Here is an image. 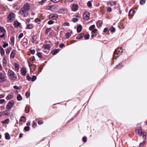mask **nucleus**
I'll return each instance as SVG.
<instances>
[{"label": "nucleus", "mask_w": 147, "mask_h": 147, "mask_svg": "<svg viewBox=\"0 0 147 147\" xmlns=\"http://www.w3.org/2000/svg\"><path fill=\"white\" fill-rule=\"evenodd\" d=\"M30 9L29 5L28 3H26L20 10L21 15L23 17H26L28 15V11Z\"/></svg>", "instance_id": "nucleus-1"}, {"label": "nucleus", "mask_w": 147, "mask_h": 147, "mask_svg": "<svg viewBox=\"0 0 147 147\" xmlns=\"http://www.w3.org/2000/svg\"><path fill=\"white\" fill-rule=\"evenodd\" d=\"M8 74L9 78L13 80H16L17 78L16 75L13 71L9 69V70Z\"/></svg>", "instance_id": "nucleus-2"}, {"label": "nucleus", "mask_w": 147, "mask_h": 147, "mask_svg": "<svg viewBox=\"0 0 147 147\" xmlns=\"http://www.w3.org/2000/svg\"><path fill=\"white\" fill-rule=\"evenodd\" d=\"M15 15L13 13H10L7 16L9 22H11L15 20Z\"/></svg>", "instance_id": "nucleus-3"}, {"label": "nucleus", "mask_w": 147, "mask_h": 147, "mask_svg": "<svg viewBox=\"0 0 147 147\" xmlns=\"http://www.w3.org/2000/svg\"><path fill=\"white\" fill-rule=\"evenodd\" d=\"M14 103V101L13 100L9 101L6 106V109L7 110H10L13 106Z\"/></svg>", "instance_id": "nucleus-4"}, {"label": "nucleus", "mask_w": 147, "mask_h": 147, "mask_svg": "<svg viewBox=\"0 0 147 147\" xmlns=\"http://www.w3.org/2000/svg\"><path fill=\"white\" fill-rule=\"evenodd\" d=\"M6 33V31L4 28L0 26V38H3Z\"/></svg>", "instance_id": "nucleus-5"}, {"label": "nucleus", "mask_w": 147, "mask_h": 147, "mask_svg": "<svg viewBox=\"0 0 147 147\" xmlns=\"http://www.w3.org/2000/svg\"><path fill=\"white\" fill-rule=\"evenodd\" d=\"M122 49L121 48L116 49L114 52V56L113 57L114 59L115 57H118L121 54L122 51Z\"/></svg>", "instance_id": "nucleus-6"}, {"label": "nucleus", "mask_w": 147, "mask_h": 147, "mask_svg": "<svg viewBox=\"0 0 147 147\" xmlns=\"http://www.w3.org/2000/svg\"><path fill=\"white\" fill-rule=\"evenodd\" d=\"M90 14L88 11L85 12L83 14V17L84 20L85 21H87L89 19Z\"/></svg>", "instance_id": "nucleus-7"}, {"label": "nucleus", "mask_w": 147, "mask_h": 147, "mask_svg": "<svg viewBox=\"0 0 147 147\" xmlns=\"http://www.w3.org/2000/svg\"><path fill=\"white\" fill-rule=\"evenodd\" d=\"M6 78V75L4 73H0V82L3 83Z\"/></svg>", "instance_id": "nucleus-8"}, {"label": "nucleus", "mask_w": 147, "mask_h": 147, "mask_svg": "<svg viewBox=\"0 0 147 147\" xmlns=\"http://www.w3.org/2000/svg\"><path fill=\"white\" fill-rule=\"evenodd\" d=\"M58 15L55 13H52L50 14L49 17V19L55 20L58 18Z\"/></svg>", "instance_id": "nucleus-9"}, {"label": "nucleus", "mask_w": 147, "mask_h": 147, "mask_svg": "<svg viewBox=\"0 0 147 147\" xmlns=\"http://www.w3.org/2000/svg\"><path fill=\"white\" fill-rule=\"evenodd\" d=\"M136 132L137 134L142 136L143 132L142 131L140 127H138L136 129Z\"/></svg>", "instance_id": "nucleus-10"}, {"label": "nucleus", "mask_w": 147, "mask_h": 147, "mask_svg": "<svg viewBox=\"0 0 147 147\" xmlns=\"http://www.w3.org/2000/svg\"><path fill=\"white\" fill-rule=\"evenodd\" d=\"M42 48L45 50L49 51L51 47L50 45L49 44H47L44 45L42 46Z\"/></svg>", "instance_id": "nucleus-11"}, {"label": "nucleus", "mask_w": 147, "mask_h": 147, "mask_svg": "<svg viewBox=\"0 0 147 147\" xmlns=\"http://www.w3.org/2000/svg\"><path fill=\"white\" fill-rule=\"evenodd\" d=\"M21 73L23 76H25L26 75L27 71L26 68L25 67H23L22 68L21 71Z\"/></svg>", "instance_id": "nucleus-12"}, {"label": "nucleus", "mask_w": 147, "mask_h": 147, "mask_svg": "<svg viewBox=\"0 0 147 147\" xmlns=\"http://www.w3.org/2000/svg\"><path fill=\"white\" fill-rule=\"evenodd\" d=\"M78 5L73 4L72 7V10L73 11H76L78 9Z\"/></svg>", "instance_id": "nucleus-13"}, {"label": "nucleus", "mask_w": 147, "mask_h": 147, "mask_svg": "<svg viewBox=\"0 0 147 147\" xmlns=\"http://www.w3.org/2000/svg\"><path fill=\"white\" fill-rule=\"evenodd\" d=\"M117 2L115 1H109L107 2V4L108 5H110L111 6L115 5L116 4Z\"/></svg>", "instance_id": "nucleus-14"}, {"label": "nucleus", "mask_w": 147, "mask_h": 147, "mask_svg": "<svg viewBox=\"0 0 147 147\" xmlns=\"http://www.w3.org/2000/svg\"><path fill=\"white\" fill-rule=\"evenodd\" d=\"M16 51L15 50H13L12 51L11 55L10 58H13L15 57L16 55Z\"/></svg>", "instance_id": "nucleus-15"}, {"label": "nucleus", "mask_w": 147, "mask_h": 147, "mask_svg": "<svg viewBox=\"0 0 147 147\" xmlns=\"http://www.w3.org/2000/svg\"><path fill=\"white\" fill-rule=\"evenodd\" d=\"M13 94L12 93H9L6 97V99L7 100H9L11 99L13 97Z\"/></svg>", "instance_id": "nucleus-16"}, {"label": "nucleus", "mask_w": 147, "mask_h": 147, "mask_svg": "<svg viewBox=\"0 0 147 147\" xmlns=\"http://www.w3.org/2000/svg\"><path fill=\"white\" fill-rule=\"evenodd\" d=\"M20 25V24L18 21H15L14 23V27L17 28Z\"/></svg>", "instance_id": "nucleus-17"}, {"label": "nucleus", "mask_w": 147, "mask_h": 147, "mask_svg": "<svg viewBox=\"0 0 147 147\" xmlns=\"http://www.w3.org/2000/svg\"><path fill=\"white\" fill-rule=\"evenodd\" d=\"M90 37V35L88 33L85 34L84 33L83 35V38L84 37L85 39L87 40L89 39Z\"/></svg>", "instance_id": "nucleus-18"}, {"label": "nucleus", "mask_w": 147, "mask_h": 147, "mask_svg": "<svg viewBox=\"0 0 147 147\" xmlns=\"http://www.w3.org/2000/svg\"><path fill=\"white\" fill-rule=\"evenodd\" d=\"M92 36H95L97 34V30L95 29L93 30L92 32Z\"/></svg>", "instance_id": "nucleus-19"}, {"label": "nucleus", "mask_w": 147, "mask_h": 147, "mask_svg": "<svg viewBox=\"0 0 147 147\" xmlns=\"http://www.w3.org/2000/svg\"><path fill=\"white\" fill-rule=\"evenodd\" d=\"M0 52L1 56H3L4 55L5 51L4 49L1 47H0Z\"/></svg>", "instance_id": "nucleus-20"}, {"label": "nucleus", "mask_w": 147, "mask_h": 147, "mask_svg": "<svg viewBox=\"0 0 147 147\" xmlns=\"http://www.w3.org/2000/svg\"><path fill=\"white\" fill-rule=\"evenodd\" d=\"M26 118L25 116H23L21 117L20 119V121L24 123L26 121Z\"/></svg>", "instance_id": "nucleus-21"}, {"label": "nucleus", "mask_w": 147, "mask_h": 147, "mask_svg": "<svg viewBox=\"0 0 147 147\" xmlns=\"http://www.w3.org/2000/svg\"><path fill=\"white\" fill-rule=\"evenodd\" d=\"M9 119H7L4 121H2L1 122L3 124H8L9 123Z\"/></svg>", "instance_id": "nucleus-22"}, {"label": "nucleus", "mask_w": 147, "mask_h": 147, "mask_svg": "<svg viewBox=\"0 0 147 147\" xmlns=\"http://www.w3.org/2000/svg\"><path fill=\"white\" fill-rule=\"evenodd\" d=\"M3 65H5L7 64V61L6 60V57L5 55L3 57Z\"/></svg>", "instance_id": "nucleus-23"}, {"label": "nucleus", "mask_w": 147, "mask_h": 147, "mask_svg": "<svg viewBox=\"0 0 147 147\" xmlns=\"http://www.w3.org/2000/svg\"><path fill=\"white\" fill-rule=\"evenodd\" d=\"M102 24V21L98 20L96 23V25L98 27H100Z\"/></svg>", "instance_id": "nucleus-24"}, {"label": "nucleus", "mask_w": 147, "mask_h": 147, "mask_svg": "<svg viewBox=\"0 0 147 147\" xmlns=\"http://www.w3.org/2000/svg\"><path fill=\"white\" fill-rule=\"evenodd\" d=\"M82 26H81L80 25L78 26L77 27V32L78 33L80 32L82 30Z\"/></svg>", "instance_id": "nucleus-25"}, {"label": "nucleus", "mask_w": 147, "mask_h": 147, "mask_svg": "<svg viewBox=\"0 0 147 147\" xmlns=\"http://www.w3.org/2000/svg\"><path fill=\"white\" fill-rule=\"evenodd\" d=\"M3 114L4 115H9L10 114V112L9 111L6 110L3 112Z\"/></svg>", "instance_id": "nucleus-26"}, {"label": "nucleus", "mask_w": 147, "mask_h": 147, "mask_svg": "<svg viewBox=\"0 0 147 147\" xmlns=\"http://www.w3.org/2000/svg\"><path fill=\"white\" fill-rule=\"evenodd\" d=\"M11 50V47H8L6 50V54H9Z\"/></svg>", "instance_id": "nucleus-27"}, {"label": "nucleus", "mask_w": 147, "mask_h": 147, "mask_svg": "<svg viewBox=\"0 0 147 147\" xmlns=\"http://www.w3.org/2000/svg\"><path fill=\"white\" fill-rule=\"evenodd\" d=\"M84 33H82L76 37V38L78 39H83Z\"/></svg>", "instance_id": "nucleus-28"}, {"label": "nucleus", "mask_w": 147, "mask_h": 147, "mask_svg": "<svg viewBox=\"0 0 147 147\" xmlns=\"http://www.w3.org/2000/svg\"><path fill=\"white\" fill-rule=\"evenodd\" d=\"M34 25L32 24H30L27 25V28L28 29H31L33 28Z\"/></svg>", "instance_id": "nucleus-29"}, {"label": "nucleus", "mask_w": 147, "mask_h": 147, "mask_svg": "<svg viewBox=\"0 0 147 147\" xmlns=\"http://www.w3.org/2000/svg\"><path fill=\"white\" fill-rule=\"evenodd\" d=\"M129 13L130 16H132L135 13V11L133 9H131L130 10Z\"/></svg>", "instance_id": "nucleus-30"}, {"label": "nucleus", "mask_w": 147, "mask_h": 147, "mask_svg": "<svg viewBox=\"0 0 147 147\" xmlns=\"http://www.w3.org/2000/svg\"><path fill=\"white\" fill-rule=\"evenodd\" d=\"M142 136L143 138L144 139H145L147 136V133L145 132L144 131L143 132Z\"/></svg>", "instance_id": "nucleus-31"}, {"label": "nucleus", "mask_w": 147, "mask_h": 147, "mask_svg": "<svg viewBox=\"0 0 147 147\" xmlns=\"http://www.w3.org/2000/svg\"><path fill=\"white\" fill-rule=\"evenodd\" d=\"M17 99L18 100L20 101L22 100V98L20 94H18L17 96Z\"/></svg>", "instance_id": "nucleus-32"}, {"label": "nucleus", "mask_w": 147, "mask_h": 147, "mask_svg": "<svg viewBox=\"0 0 147 147\" xmlns=\"http://www.w3.org/2000/svg\"><path fill=\"white\" fill-rule=\"evenodd\" d=\"M5 138L7 140H9L10 139V136L9 134L7 133H6L5 134Z\"/></svg>", "instance_id": "nucleus-33"}, {"label": "nucleus", "mask_w": 147, "mask_h": 147, "mask_svg": "<svg viewBox=\"0 0 147 147\" xmlns=\"http://www.w3.org/2000/svg\"><path fill=\"white\" fill-rule=\"evenodd\" d=\"M58 49H56L55 50H53L52 52V54L54 55L56 54L59 52Z\"/></svg>", "instance_id": "nucleus-34"}, {"label": "nucleus", "mask_w": 147, "mask_h": 147, "mask_svg": "<svg viewBox=\"0 0 147 147\" xmlns=\"http://www.w3.org/2000/svg\"><path fill=\"white\" fill-rule=\"evenodd\" d=\"M71 36V34L67 32L65 34V37L66 38L68 39Z\"/></svg>", "instance_id": "nucleus-35"}, {"label": "nucleus", "mask_w": 147, "mask_h": 147, "mask_svg": "<svg viewBox=\"0 0 147 147\" xmlns=\"http://www.w3.org/2000/svg\"><path fill=\"white\" fill-rule=\"evenodd\" d=\"M35 22L36 23H37L38 24H39L40 23L41 20L38 18H36L35 20Z\"/></svg>", "instance_id": "nucleus-36"}, {"label": "nucleus", "mask_w": 147, "mask_h": 147, "mask_svg": "<svg viewBox=\"0 0 147 147\" xmlns=\"http://www.w3.org/2000/svg\"><path fill=\"white\" fill-rule=\"evenodd\" d=\"M11 43L13 45L14 43V37H12L11 39Z\"/></svg>", "instance_id": "nucleus-37"}, {"label": "nucleus", "mask_w": 147, "mask_h": 147, "mask_svg": "<svg viewBox=\"0 0 147 147\" xmlns=\"http://www.w3.org/2000/svg\"><path fill=\"white\" fill-rule=\"evenodd\" d=\"M95 28V26L94 25H92L89 28V30L90 31L92 30Z\"/></svg>", "instance_id": "nucleus-38"}, {"label": "nucleus", "mask_w": 147, "mask_h": 147, "mask_svg": "<svg viewBox=\"0 0 147 147\" xmlns=\"http://www.w3.org/2000/svg\"><path fill=\"white\" fill-rule=\"evenodd\" d=\"M145 144V140H144L143 141V142L142 143H141L140 144L139 146L140 147H142Z\"/></svg>", "instance_id": "nucleus-39"}, {"label": "nucleus", "mask_w": 147, "mask_h": 147, "mask_svg": "<svg viewBox=\"0 0 147 147\" xmlns=\"http://www.w3.org/2000/svg\"><path fill=\"white\" fill-rule=\"evenodd\" d=\"M15 69L18 70L19 69V65L18 64H15Z\"/></svg>", "instance_id": "nucleus-40"}, {"label": "nucleus", "mask_w": 147, "mask_h": 147, "mask_svg": "<svg viewBox=\"0 0 147 147\" xmlns=\"http://www.w3.org/2000/svg\"><path fill=\"white\" fill-rule=\"evenodd\" d=\"M32 42L33 43H34L36 41L35 36H32Z\"/></svg>", "instance_id": "nucleus-41"}, {"label": "nucleus", "mask_w": 147, "mask_h": 147, "mask_svg": "<svg viewBox=\"0 0 147 147\" xmlns=\"http://www.w3.org/2000/svg\"><path fill=\"white\" fill-rule=\"evenodd\" d=\"M36 79V76H33L32 78H31V80L32 81L34 82L35 81Z\"/></svg>", "instance_id": "nucleus-42"}, {"label": "nucleus", "mask_w": 147, "mask_h": 147, "mask_svg": "<svg viewBox=\"0 0 147 147\" xmlns=\"http://www.w3.org/2000/svg\"><path fill=\"white\" fill-rule=\"evenodd\" d=\"M26 78L27 80L29 81L31 80V78L29 76V74H28L27 75Z\"/></svg>", "instance_id": "nucleus-43"}, {"label": "nucleus", "mask_w": 147, "mask_h": 147, "mask_svg": "<svg viewBox=\"0 0 147 147\" xmlns=\"http://www.w3.org/2000/svg\"><path fill=\"white\" fill-rule=\"evenodd\" d=\"M51 30V28H48L46 29L45 31V33L46 34H47L48 32L50 31Z\"/></svg>", "instance_id": "nucleus-44"}, {"label": "nucleus", "mask_w": 147, "mask_h": 147, "mask_svg": "<svg viewBox=\"0 0 147 147\" xmlns=\"http://www.w3.org/2000/svg\"><path fill=\"white\" fill-rule=\"evenodd\" d=\"M74 0H65L64 1V3L65 4L67 3V2H71Z\"/></svg>", "instance_id": "nucleus-45"}, {"label": "nucleus", "mask_w": 147, "mask_h": 147, "mask_svg": "<svg viewBox=\"0 0 147 147\" xmlns=\"http://www.w3.org/2000/svg\"><path fill=\"white\" fill-rule=\"evenodd\" d=\"M37 56L40 58H42V53L41 52H39L37 53Z\"/></svg>", "instance_id": "nucleus-46"}, {"label": "nucleus", "mask_w": 147, "mask_h": 147, "mask_svg": "<svg viewBox=\"0 0 147 147\" xmlns=\"http://www.w3.org/2000/svg\"><path fill=\"white\" fill-rule=\"evenodd\" d=\"M54 23V21L52 20H50L48 22V24L49 25H51Z\"/></svg>", "instance_id": "nucleus-47"}, {"label": "nucleus", "mask_w": 147, "mask_h": 147, "mask_svg": "<svg viewBox=\"0 0 147 147\" xmlns=\"http://www.w3.org/2000/svg\"><path fill=\"white\" fill-rule=\"evenodd\" d=\"M5 100L3 99L0 100V104H3L5 102Z\"/></svg>", "instance_id": "nucleus-48"}, {"label": "nucleus", "mask_w": 147, "mask_h": 147, "mask_svg": "<svg viewBox=\"0 0 147 147\" xmlns=\"http://www.w3.org/2000/svg\"><path fill=\"white\" fill-rule=\"evenodd\" d=\"M24 129L26 131H28L30 129V127L28 126H26L24 128Z\"/></svg>", "instance_id": "nucleus-49"}, {"label": "nucleus", "mask_w": 147, "mask_h": 147, "mask_svg": "<svg viewBox=\"0 0 147 147\" xmlns=\"http://www.w3.org/2000/svg\"><path fill=\"white\" fill-rule=\"evenodd\" d=\"M63 25L64 26H69V24L68 22H65L63 23Z\"/></svg>", "instance_id": "nucleus-50"}, {"label": "nucleus", "mask_w": 147, "mask_h": 147, "mask_svg": "<svg viewBox=\"0 0 147 147\" xmlns=\"http://www.w3.org/2000/svg\"><path fill=\"white\" fill-rule=\"evenodd\" d=\"M61 0H51V1L54 3H57L59 2Z\"/></svg>", "instance_id": "nucleus-51"}, {"label": "nucleus", "mask_w": 147, "mask_h": 147, "mask_svg": "<svg viewBox=\"0 0 147 147\" xmlns=\"http://www.w3.org/2000/svg\"><path fill=\"white\" fill-rule=\"evenodd\" d=\"M110 30L111 32H115V29L114 27H112L110 28Z\"/></svg>", "instance_id": "nucleus-52"}, {"label": "nucleus", "mask_w": 147, "mask_h": 147, "mask_svg": "<svg viewBox=\"0 0 147 147\" xmlns=\"http://www.w3.org/2000/svg\"><path fill=\"white\" fill-rule=\"evenodd\" d=\"M72 21L74 22H76L77 21H78V19L77 18H72Z\"/></svg>", "instance_id": "nucleus-53"}, {"label": "nucleus", "mask_w": 147, "mask_h": 147, "mask_svg": "<svg viewBox=\"0 0 147 147\" xmlns=\"http://www.w3.org/2000/svg\"><path fill=\"white\" fill-rule=\"evenodd\" d=\"M25 95L27 98H28L30 95V93L29 92H27L25 94Z\"/></svg>", "instance_id": "nucleus-54"}, {"label": "nucleus", "mask_w": 147, "mask_h": 147, "mask_svg": "<svg viewBox=\"0 0 147 147\" xmlns=\"http://www.w3.org/2000/svg\"><path fill=\"white\" fill-rule=\"evenodd\" d=\"M146 2L145 0H141L140 1V3L141 5H142L144 4Z\"/></svg>", "instance_id": "nucleus-55"}, {"label": "nucleus", "mask_w": 147, "mask_h": 147, "mask_svg": "<svg viewBox=\"0 0 147 147\" xmlns=\"http://www.w3.org/2000/svg\"><path fill=\"white\" fill-rule=\"evenodd\" d=\"M0 8L3 10H4L5 11L6 10V8L3 5H1L0 6Z\"/></svg>", "instance_id": "nucleus-56"}, {"label": "nucleus", "mask_w": 147, "mask_h": 147, "mask_svg": "<svg viewBox=\"0 0 147 147\" xmlns=\"http://www.w3.org/2000/svg\"><path fill=\"white\" fill-rule=\"evenodd\" d=\"M87 138L86 137H84L83 138V141L84 142H86L87 141Z\"/></svg>", "instance_id": "nucleus-57"}, {"label": "nucleus", "mask_w": 147, "mask_h": 147, "mask_svg": "<svg viewBox=\"0 0 147 147\" xmlns=\"http://www.w3.org/2000/svg\"><path fill=\"white\" fill-rule=\"evenodd\" d=\"M87 5L88 7H90L92 6L91 1H89L87 3Z\"/></svg>", "instance_id": "nucleus-58"}, {"label": "nucleus", "mask_w": 147, "mask_h": 147, "mask_svg": "<svg viewBox=\"0 0 147 147\" xmlns=\"http://www.w3.org/2000/svg\"><path fill=\"white\" fill-rule=\"evenodd\" d=\"M23 36V34L22 33H21L20 34L18 38H22Z\"/></svg>", "instance_id": "nucleus-59"}, {"label": "nucleus", "mask_w": 147, "mask_h": 147, "mask_svg": "<svg viewBox=\"0 0 147 147\" xmlns=\"http://www.w3.org/2000/svg\"><path fill=\"white\" fill-rule=\"evenodd\" d=\"M31 53L32 54H34L35 53V50H30Z\"/></svg>", "instance_id": "nucleus-60"}, {"label": "nucleus", "mask_w": 147, "mask_h": 147, "mask_svg": "<svg viewBox=\"0 0 147 147\" xmlns=\"http://www.w3.org/2000/svg\"><path fill=\"white\" fill-rule=\"evenodd\" d=\"M8 44L7 43H5L3 45V48H5L6 47L8 46Z\"/></svg>", "instance_id": "nucleus-61"}, {"label": "nucleus", "mask_w": 147, "mask_h": 147, "mask_svg": "<svg viewBox=\"0 0 147 147\" xmlns=\"http://www.w3.org/2000/svg\"><path fill=\"white\" fill-rule=\"evenodd\" d=\"M36 125V123L35 122H34L33 123V124L32 125L33 127L34 128H35Z\"/></svg>", "instance_id": "nucleus-62"}, {"label": "nucleus", "mask_w": 147, "mask_h": 147, "mask_svg": "<svg viewBox=\"0 0 147 147\" xmlns=\"http://www.w3.org/2000/svg\"><path fill=\"white\" fill-rule=\"evenodd\" d=\"M38 123L39 125H40L41 124H42L43 123V121H42V120H40V121H39L38 122Z\"/></svg>", "instance_id": "nucleus-63"}, {"label": "nucleus", "mask_w": 147, "mask_h": 147, "mask_svg": "<svg viewBox=\"0 0 147 147\" xmlns=\"http://www.w3.org/2000/svg\"><path fill=\"white\" fill-rule=\"evenodd\" d=\"M13 88L14 89H20L19 87L17 86H14Z\"/></svg>", "instance_id": "nucleus-64"}]
</instances>
